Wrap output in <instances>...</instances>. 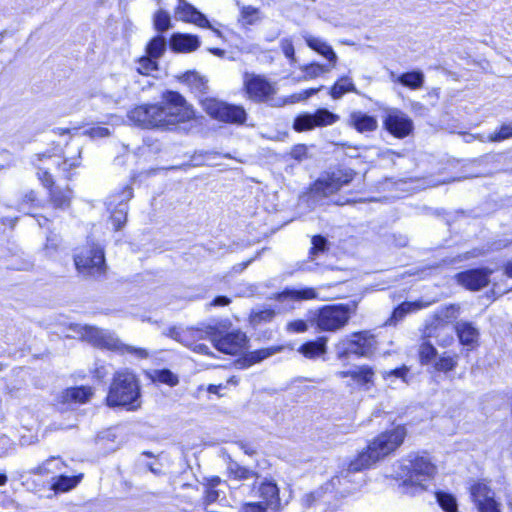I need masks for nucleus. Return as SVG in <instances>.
Returning <instances> with one entry per match:
<instances>
[{
	"mask_svg": "<svg viewBox=\"0 0 512 512\" xmlns=\"http://www.w3.org/2000/svg\"><path fill=\"white\" fill-rule=\"evenodd\" d=\"M50 190V201L56 208H67L70 205L72 191L67 187L64 190L47 187Z\"/></svg>",
	"mask_w": 512,
	"mask_h": 512,
	"instance_id": "obj_32",
	"label": "nucleus"
},
{
	"mask_svg": "<svg viewBox=\"0 0 512 512\" xmlns=\"http://www.w3.org/2000/svg\"><path fill=\"white\" fill-rule=\"evenodd\" d=\"M219 497V492L213 488H208L205 492L204 503L211 504Z\"/></svg>",
	"mask_w": 512,
	"mask_h": 512,
	"instance_id": "obj_61",
	"label": "nucleus"
},
{
	"mask_svg": "<svg viewBox=\"0 0 512 512\" xmlns=\"http://www.w3.org/2000/svg\"><path fill=\"white\" fill-rule=\"evenodd\" d=\"M240 16L246 25H253L261 20L259 9L250 5L241 7Z\"/></svg>",
	"mask_w": 512,
	"mask_h": 512,
	"instance_id": "obj_42",
	"label": "nucleus"
},
{
	"mask_svg": "<svg viewBox=\"0 0 512 512\" xmlns=\"http://www.w3.org/2000/svg\"><path fill=\"white\" fill-rule=\"evenodd\" d=\"M182 329H179L177 327H171L169 328L164 334L178 342H180Z\"/></svg>",
	"mask_w": 512,
	"mask_h": 512,
	"instance_id": "obj_64",
	"label": "nucleus"
},
{
	"mask_svg": "<svg viewBox=\"0 0 512 512\" xmlns=\"http://www.w3.org/2000/svg\"><path fill=\"white\" fill-rule=\"evenodd\" d=\"M203 107L209 116L224 123L241 125L246 121L247 114L242 106L217 99H206L203 101Z\"/></svg>",
	"mask_w": 512,
	"mask_h": 512,
	"instance_id": "obj_11",
	"label": "nucleus"
},
{
	"mask_svg": "<svg viewBox=\"0 0 512 512\" xmlns=\"http://www.w3.org/2000/svg\"><path fill=\"white\" fill-rule=\"evenodd\" d=\"M301 36L309 48L324 56L330 62L332 67L336 65L338 57L329 44L321 38L315 37L306 31H303Z\"/></svg>",
	"mask_w": 512,
	"mask_h": 512,
	"instance_id": "obj_22",
	"label": "nucleus"
},
{
	"mask_svg": "<svg viewBox=\"0 0 512 512\" xmlns=\"http://www.w3.org/2000/svg\"><path fill=\"white\" fill-rule=\"evenodd\" d=\"M251 496H259L263 499V504L266 507L277 508L280 504L279 489L272 481L262 482L257 491L255 492V484L251 488Z\"/></svg>",
	"mask_w": 512,
	"mask_h": 512,
	"instance_id": "obj_21",
	"label": "nucleus"
},
{
	"mask_svg": "<svg viewBox=\"0 0 512 512\" xmlns=\"http://www.w3.org/2000/svg\"><path fill=\"white\" fill-rule=\"evenodd\" d=\"M207 336L217 350L226 354L234 355L239 353L246 343L245 333L239 330L232 331L222 336L214 327L209 326Z\"/></svg>",
	"mask_w": 512,
	"mask_h": 512,
	"instance_id": "obj_12",
	"label": "nucleus"
},
{
	"mask_svg": "<svg viewBox=\"0 0 512 512\" xmlns=\"http://www.w3.org/2000/svg\"><path fill=\"white\" fill-rule=\"evenodd\" d=\"M82 475L78 476H66L61 475L55 478L52 488L57 492H67L75 488L81 481Z\"/></svg>",
	"mask_w": 512,
	"mask_h": 512,
	"instance_id": "obj_37",
	"label": "nucleus"
},
{
	"mask_svg": "<svg viewBox=\"0 0 512 512\" xmlns=\"http://www.w3.org/2000/svg\"><path fill=\"white\" fill-rule=\"evenodd\" d=\"M407 435V430L404 426L398 425L391 430L385 431L374 438L367 446L361 451L355 459L351 460L346 469H343L339 475L333 477L326 483L322 490L325 492H333L346 496L356 489L353 484H359L362 479H354L355 473L364 469L370 468L378 461L384 459L396 451L404 442Z\"/></svg>",
	"mask_w": 512,
	"mask_h": 512,
	"instance_id": "obj_1",
	"label": "nucleus"
},
{
	"mask_svg": "<svg viewBox=\"0 0 512 512\" xmlns=\"http://www.w3.org/2000/svg\"><path fill=\"white\" fill-rule=\"evenodd\" d=\"M312 247L310 249V256L314 258L318 253H323L327 250V240L326 238L316 235L312 237L311 240Z\"/></svg>",
	"mask_w": 512,
	"mask_h": 512,
	"instance_id": "obj_50",
	"label": "nucleus"
},
{
	"mask_svg": "<svg viewBox=\"0 0 512 512\" xmlns=\"http://www.w3.org/2000/svg\"><path fill=\"white\" fill-rule=\"evenodd\" d=\"M428 306V303L423 301L403 302L392 313V316L386 321V325H396L398 321L402 320L408 313L421 310Z\"/></svg>",
	"mask_w": 512,
	"mask_h": 512,
	"instance_id": "obj_26",
	"label": "nucleus"
},
{
	"mask_svg": "<svg viewBox=\"0 0 512 512\" xmlns=\"http://www.w3.org/2000/svg\"><path fill=\"white\" fill-rule=\"evenodd\" d=\"M92 394V389L89 387H74L67 389L62 397L65 402L85 403Z\"/></svg>",
	"mask_w": 512,
	"mask_h": 512,
	"instance_id": "obj_31",
	"label": "nucleus"
},
{
	"mask_svg": "<svg viewBox=\"0 0 512 512\" xmlns=\"http://www.w3.org/2000/svg\"><path fill=\"white\" fill-rule=\"evenodd\" d=\"M321 88H322V86L319 87V88H311V89L304 90V91H302L300 93L293 94V95L290 96L289 102L290 103H296V102H299V101L306 100L309 97H311L312 95L318 93L321 90Z\"/></svg>",
	"mask_w": 512,
	"mask_h": 512,
	"instance_id": "obj_52",
	"label": "nucleus"
},
{
	"mask_svg": "<svg viewBox=\"0 0 512 512\" xmlns=\"http://www.w3.org/2000/svg\"><path fill=\"white\" fill-rule=\"evenodd\" d=\"M302 70L304 72V76H303L304 80L315 79V78L319 77L320 75L325 74L330 71L328 66L321 65L318 63H312L309 65H306L303 67Z\"/></svg>",
	"mask_w": 512,
	"mask_h": 512,
	"instance_id": "obj_44",
	"label": "nucleus"
},
{
	"mask_svg": "<svg viewBox=\"0 0 512 512\" xmlns=\"http://www.w3.org/2000/svg\"><path fill=\"white\" fill-rule=\"evenodd\" d=\"M267 508L261 502H248L243 504L241 512H266Z\"/></svg>",
	"mask_w": 512,
	"mask_h": 512,
	"instance_id": "obj_57",
	"label": "nucleus"
},
{
	"mask_svg": "<svg viewBox=\"0 0 512 512\" xmlns=\"http://www.w3.org/2000/svg\"><path fill=\"white\" fill-rule=\"evenodd\" d=\"M510 137H512V123L502 125L500 130L494 134H490L487 137V140L491 142H498Z\"/></svg>",
	"mask_w": 512,
	"mask_h": 512,
	"instance_id": "obj_49",
	"label": "nucleus"
},
{
	"mask_svg": "<svg viewBox=\"0 0 512 512\" xmlns=\"http://www.w3.org/2000/svg\"><path fill=\"white\" fill-rule=\"evenodd\" d=\"M170 46L177 52H192L200 46L196 35L175 33L170 39Z\"/></svg>",
	"mask_w": 512,
	"mask_h": 512,
	"instance_id": "obj_24",
	"label": "nucleus"
},
{
	"mask_svg": "<svg viewBox=\"0 0 512 512\" xmlns=\"http://www.w3.org/2000/svg\"><path fill=\"white\" fill-rule=\"evenodd\" d=\"M116 80L123 87V92L115 95L117 100H120V99L127 97V95H128V91H127L128 81L124 77H118Z\"/></svg>",
	"mask_w": 512,
	"mask_h": 512,
	"instance_id": "obj_63",
	"label": "nucleus"
},
{
	"mask_svg": "<svg viewBox=\"0 0 512 512\" xmlns=\"http://www.w3.org/2000/svg\"><path fill=\"white\" fill-rule=\"evenodd\" d=\"M78 333L83 340L94 347L115 351L121 354H132L139 359L149 357V352L146 349L123 344L120 339L109 330L85 325L79 327Z\"/></svg>",
	"mask_w": 512,
	"mask_h": 512,
	"instance_id": "obj_5",
	"label": "nucleus"
},
{
	"mask_svg": "<svg viewBox=\"0 0 512 512\" xmlns=\"http://www.w3.org/2000/svg\"><path fill=\"white\" fill-rule=\"evenodd\" d=\"M166 45V39L158 35L147 44L146 53L148 56L158 60L164 54Z\"/></svg>",
	"mask_w": 512,
	"mask_h": 512,
	"instance_id": "obj_38",
	"label": "nucleus"
},
{
	"mask_svg": "<svg viewBox=\"0 0 512 512\" xmlns=\"http://www.w3.org/2000/svg\"><path fill=\"white\" fill-rule=\"evenodd\" d=\"M291 157L298 160V161H301L303 159H306L307 158V155H308V147L304 144H298L296 146H294L291 150Z\"/></svg>",
	"mask_w": 512,
	"mask_h": 512,
	"instance_id": "obj_56",
	"label": "nucleus"
},
{
	"mask_svg": "<svg viewBox=\"0 0 512 512\" xmlns=\"http://www.w3.org/2000/svg\"><path fill=\"white\" fill-rule=\"evenodd\" d=\"M457 366V357L444 353L434 364L435 370L440 372H450Z\"/></svg>",
	"mask_w": 512,
	"mask_h": 512,
	"instance_id": "obj_41",
	"label": "nucleus"
},
{
	"mask_svg": "<svg viewBox=\"0 0 512 512\" xmlns=\"http://www.w3.org/2000/svg\"><path fill=\"white\" fill-rule=\"evenodd\" d=\"M493 270L489 268L470 269L456 275L457 282L473 291L486 287Z\"/></svg>",
	"mask_w": 512,
	"mask_h": 512,
	"instance_id": "obj_19",
	"label": "nucleus"
},
{
	"mask_svg": "<svg viewBox=\"0 0 512 512\" xmlns=\"http://www.w3.org/2000/svg\"><path fill=\"white\" fill-rule=\"evenodd\" d=\"M140 464L157 476L162 475L163 473L161 464L157 459H154L153 461H140Z\"/></svg>",
	"mask_w": 512,
	"mask_h": 512,
	"instance_id": "obj_58",
	"label": "nucleus"
},
{
	"mask_svg": "<svg viewBox=\"0 0 512 512\" xmlns=\"http://www.w3.org/2000/svg\"><path fill=\"white\" fill-rule=\"evenodd\" d=\"M383 125L396 138L407 137L414 128L413 121L404 112L396 108L386 110Z\"/></svg>",
	"mask_w": 512,
	"mask_h": 512,
	"instance_id": "obj_15",
	"label": "nucleus"
},
{
	"mask_svg": "<svg viewBox=\"0 0 512 512\" xmlns=\"http://www.w3.org/2000/svg\"><path fill=\"white\" fill-rule=\"evenodd\" d=\"M86 134L89 135L91 138H104L110 135V131L108 128L105 127H92L89 130L86 131Z\"/></svg>",
	"mask_w": 512,
	"mask_h": 512,
	"instance_id": "obj_60",
	"label": "nucleus"
},
{
	"mask_svg": "<svg viewBox=\"0 0 512 512\" xmlns=\"http://www.w3.org/2000/svg\"><path fill=\"white\" fill-rule=\"evenodd\" d=\"M373 377V371L368 367H361L357 370H353L352 379L359 384H367L371 382Z\"/></svg>",
	"mask_w": 512,
	"mask_h": 512,
	"instance_id": "obj_47",
	"label": "nucleus"
},
{
	"mask_svg": "<svg viewBox=\"0 0 512 512\" xmlns=\"http://www.w3.org/2000/svg\"><path fill=\"white\" fill-rule=\"evenodd\" d=\"M458 338L461 344L470 346L477 343L479 338V331L472 323L467 321H459L455 326Z\"/></svg>",
	"mask_w": 512,
	"mask_h": 512,
	"instance_id": "obj_25",
	"label": "nucleus"
},
{
	"mask_svg": "<svg viewBox=\"0 0 512 512\" xmlns=\"http://www.w3.org/2000/svg\"><path fill=\"white\" fill-rule=\"evenodd\" d=\"M158 70V62L150 56H143L137 61L136 71L145 76H151Z\"/></svg>",
	"mask_w": 512,
	"mask_h": 512,
	"instance_id": "obj_39",
	"label": "nucleus"
},
{
	"mask_svg": "<svg viewBox=\"0 0 512 512\" xmlns=\"http://www.w3.org/2000/svg\"><path fill=\"white\" fill-rule=\"evenodd\" d=\"M347 92L358 94L352 80L347 76L340 78L330 89V95L333 99H340Z\"/></svg>",
	"mask_w": 512,
	"mask_h": 512,
	"instance_id": "obj_34",
	"label": "nucleus"
},
{
	"mask_svg": "<svg viewBox=\"0 0 512 512\" xmlns=\"http://www.w3.org/2000/svg\"><path fill=\"white\" fill-rule=\"evenodd\" d=\"M470 494L478 512H502L501 503L495 499V492L484 482L470 487Z\"/></svg>",
	"mask_w": 512,
	"mask_h": 512,
	"instance_id": "obj_16",
	"label": "nucleus"
},
{
	"mask_svg": "<svg viewBox=\"0 0 512 512\" xmlns=\"http://www.w3.org/2000/svg\"><path fill=\"white\" fill-rule=\"evenodd\" d=\"M281 350V347H270V348H263L259 350L252 351L245 355L243 359V364L246 367H249L255 363L261 362L268 357L274 355L275 353L279 352Z\"/></svg>",
	"mask_w": 512,
	"mask_h": 512,
	"instance_id": "obj_33",
	"label": "nucleus"
},
{
	"mask_svg": "<svg viewBox=\"0 0 512 512\" xmlns=\"http://www.w3.org/2000/svg\"><path fill=\"white\" fill-rule=\"evenodd\" d=\"M65 463L60 457L52 456L31 470L35 475H48L61 471Z\"/></svg>",
	"mask_w": 512,
	"mask_h": 512,
	"instance_id": "obj_30",
	"label": "nucleus"
},
{
	"mask_svg": "<svg viewBox=\"0 0 512 512\" xmlns=\"http://www.w3.org/2000/svg\"><path fill=\"white\" fill-rule=\"evenodd\" d=\"M155 379L161 383L175 386L178 384V377L170 370L163 369L155 372Z\"/></svg>",
	"mask_w": 512,
	"mask_h": 512,
	"instance_id": "obj_48",
	"label": "nucleus"
},
{
	"mask_svg": "<svg viewBox=\"0 0 512 512\" xmlns=\"http://www.w3.org/2000/svg\"><path fill=\"white\" fill-rule=\"evenodd\" d=\"M74 263L83 276L98 278L106 272L104 250L97 244L81 248L74 256Z\"/></svg>",
	"mask_w": 512,
	"mask_h": 512,
	"instance_id": "obj_9",
	"label": "nucleus"
},
{
	"mask_svg": "<svg viewBox=\"0 0 512 512\" xmlns=\"http://www.w3.org/2000/svg\"><path fill=\"white\" fill-rule=\"evenodd\" d=\"M339 116L327 109H318L314 114L304 113L295 118L293 128L298 131L312 130L315 127H323L336 123Z\"/></svg>",
	"mask_w": 512,
	"mask_h": 512,
	"instance_id": "obj_14",
	"label": "nucleus"
},
{
	"mask_svg": "<svg viewBox=\"0 0 512 512\" xmlns=\"http://www.w3.org/2000/svg\"><path fill=\"white\" fill-rule=\"evenodd\" d=\"M229 476L236 480H249L258 478V473L254 470L241 466L237 462H230L227 467Z\"/></svg>",
	"mask_w": 512,
	"mask_h": 512,
	"instance_id": "obj_36",
	"label": "nucleus"
},
{
	"mask_svg": "<svg viewBox=\"0 0 512 512\" xmlns=\"http://www.w3.org/2000/svg\"><path fill=\"white\" fill-rule=\"evenodd\" d=\"M243 86L248 98L257 103H269L272 106H282L284 100L275 99L276 87L263 75L245 72L243 74Z\"/></svg>",
	"mask_w": 512,
	"mask_h": 512,
	"instance_id": "obj_8",
	"label": "nucleus"
},
{
	"mask_svg": "<svg viewBox=\"0 0 512 512\" xmlns=\"http://www.w3.org/2000/svg\"><path fill=\"white\" fill-rule=\"evenodd\" d=\"M275 315V311L272 309H264L259 312H256L252 315V321L256 324L261 323L263 321H270Z\"/></svg>",
	"mask_w": 512,
	"mask_h": 512,
	"instance_id": "obj_53",
	"label": "nucleus"
},
{
	"mask_svg": "<svg viewBox=\"0 0 512 512\" xmlns=\"http://www.w3.org/2000/svg\"><path fill=\"white\" fill-rule=\"evenodd\" d=\"M422 337L423 339L436 338L438 345L443 347L449 346L454 340L449 327L440 318H435L425 326Z\"/></svg>",
	"mask_w": 512,
	"mask_h": 512,
	"instance_id": "obj_20",
	"label": "nucleus"
},
{
	"mask_svg": "<svg viewBox=\"0 0 512 512\" xmlns=\"http://www.w3.org/2000/svg\"><path fill=\"white\" fill-rule=\"evenodd\" d=\"M153 22L155 29L159 32H164L171 26L170 15L162 8H159V10L155 13Z\"/></svg>",
	"mask_w": 512,
	"mask_h": 512,
	"instance_id": "obj_43",
	"label": "nucleus"
},
{
	"mask_svg": "<svg viewBox=\"0 0 512 512\" xmlns=\"http://www.w3.org/2000/svg\"><path fill=\"white\" fill-rule=\"evenodd\" d=\"M376 349V340L367 331L356 332L341 339L335 346L338 358H348L350 355L367 357Z\"/></svg>",
	"mask_w": 512,
	"mask_h": 512,
	"instance_id": "obj_10",
	"label": "nucleus"
},
{
	"mask_svg": "<svg viewBox=\"0 0 512 512\" xmlns=\"http://www.w3.org/2000/svg\"><path fill=\"white\" fill-rule=\"evenodd\" d=\"M326 343V337H319L316 341H309L301 345L298 352L308 359H315L326 353Z\"/></svg>",
	"mask_w": 512,
	"mask_h": 512,
	"instance_id": "obj_27",
	"label": "nucleus"
},
{
	"mask_svg": "<svg viewBox=\"0 0 512 512\" xmlns=\"http://www.w3.org/2000/svg\"><path fill=\"white\" fill-rule=\"evenodd\" d=\"M280 47L286 58H288L291 62L296 60L294 45L290 38H283L280 41Z\"/></svg>",
	"mask_w": 512,
	"mask_h": 512,
	"instance_id": "obj_51",
	"label": "nucleus"
},
{
	"mask_svg": "<svg viewBox=\"0 0 512 512\" xmlns=\"http://www.w3.org/2000/svg\"><path fill=\"white\" fill-rule=\"evenodd\" d=\"M390 76L393 81L414 90L420 89L424 84V74L421 71L406 72L400 76L392 72Z\"/></svg>",
	"mask_w": 512,
	"mask_h": 512,
	"instance_id": "obj_28",
	"label": "nucleus"
},
{
	"mask_svg": "<svg viewBox=\"0 0 512 512\" xmlns=\"http://www.w3.org/2000/svg\"><path fill=\"white\" fill-rule=\"evenodd\" d=\"M436 348L427 340L421 343L419 347V357L422 364L430 363L436 356Z\"/></svg>",
	"mask_w": 512,
	"mask_h": 512,
	"instance_id": "obj_45",
	"label": "nucleus"
},
{
	"mask_svg": "<svg viewBox=\"0 0 512 512\" xmlns=\"http://www.w3.org/2000/svg\"><path fill=\"white\" fill-rule=\"evenodd\" d=\"M108 406H123L128 410H137L140 405V386L133 372L128 369L117 371L106 398Z\"/></svg>",
	"mask_w": 512,
	"mask_h": 512,
	"instance_id": "obj_4",
	"label": "nucleus"
},
{
	"mask_svg": "<svg viewBox=\"0 0 512 512\" xmlns=\"http://www.w3.org/2000/svg\"><path fill=\"white\" fill-rule=\"evenodd\" d=\"M435 495L438 504L445 512H457V501L452 494L440 491L436 492Z\"/></svg>",
	"mask_w": 512,
	"mask_h": 512,
	"instance_id": "obj_40",
	"label": "nucleus"
},
{
	"mask_svg": "<svg viewBox=\"0 0 512 512\" xmlns=\"http://www.w3.org/2000/svg\"><path fill=\"white\" fill-rule=\"evenodd\" d=\"M355 176L352 169L340 168L327 174L315 182V191L323 196H329L339 191L344 185L350 183Z\"/></svg>",
	"mask_w": 512,
	"mask_h": 512,
	"instance_id": "obj_13",
	"label": "nucleus"
},
{
	"mask_svg": "<svg viewBox=\"0 0 512 512\" xmlns=\"http://www.w3.org/2000/svg\"><path fill=\"white\" fill-rule=\"evenodd\" d=\"M133 192L130 187H125L119 194L111 195L108 198V205L114 206L111 214L115 230L121 229L127 220V202L132 198Z\"/></svg>",
	"mask_w": 512,
	"mask_h": 512,
	"instance_id": "obj_18",
	"label": "nucleus"
},
{
	"mask_svg": "<svg viewBox=\"0 0 512 512\" xmlns=\"http://www.w3.org/2000/svg\"><path fill=\"white\" fill-rule=\"evenodd\" d=\"M355 311L354 303L326 305L317 311L314 322L321 331L336 332L346 326Z\"/></svg>",
	"mask_w": 512,
	"mask_h": 512,
	"instance_id": "obj_7",
	"label": "nucleus"
},
{
	"mask_svg": "<svg viewBox=\"0 0 512 512\" xmlns=\"http://www.w3.org/2000/svg\"><path fill=\"white\" fill-rule=\"evenodd\" d=\"M458 310V307L451 305L441 311V316L444 318H455L458 314Z\"/></svg>",
	"mask_w": 512,
	"mask_h": 512,
	"instance_id": "obj_62",
	"label": "nucleus"
},
{
	"mask_svg": "<svg viewBox=\"0 0 512 512\" xmlns=\"http://www.w3.org/2000/svg\"><path fill=\"white\" fill-rule=\"evenodd\" d=\"M186 80L200 92L206 89L207 81L195 73L188 74Z\"/></svg>",
	"mask_w": 512,
	"mask_h": 512,
	"instance_id": "obj_54",
	"label": "nucleus"
},
{
	"mask_svg": "<svg viewBox=\"0 0 512 512\" xmlns=\"http://www.w3.org/2000/svg\"><path fill=\"white\" fill-rule=\"evenodd\" d=\"M287 330L291 332L303 333L308 330V325L304 320H295L287 324Z\"/></svg>",
	"mask_w": 512,
	"mask_h": 512,
	"instance_id": "obj_59",
	"label": "nucleus"
},
{
	"mask_svg": "<svg viewBox=\"0 0 512 512\" xmlns=\"http://www.w3.org/2000/svg\"><path fill=\"white\" fill-rule=\"evenodd\" d=\"M61 245V239L58 235L52 234L47 237L44 247L45 254L48 257H53L58 252Z\"/></svg>",
	"mask_w": 512,
	"mask_h": 512,
	"instance_id": "obj_46",
	"label": "nucleus"
},
{
	"mask_svg": "<svg viewBox=\"0 0 512 512\" xmlns=\"http://www.w3.org/2000/svg\"><path fill=\"white\" fill-rule=\"evenodd\" d=\"M408 373V368L406 366H403L401 368H396V369H393V370H389V371H384L383 372V377L385 379H388L390 377H396V378H399L401 379L404 383H406V375Z\"/></svg>",
	"mask_w": 512,
	"mask_h": 512,
	"instance_id": "obj_55",
	"label": "nucleus"
},
{
	"mask_svg": "<svg viewBox=\"0 0 512 512\" xmlns=\"http://www.w3.org/2000/svg\"><path fill=\"white\" fill-rule=\"evenodd\" d=\"M208 330H209V327H207L205 330L194 329V328L182 329L180 343L186 347L191 348L195 344V342L205 339V338H208V336H207Z\"/></svg>",
	"mask_w": 512,
	"mask_h": 512,
	"instance_id": "obj_35",
	"label": "nucleus"
},
{
	"mask_svg": "<svg viewBox=\"0 0 512 512\" xmlns=\"http://www.w3.org/2000/svg\"><path fill=\"white\" fill-rule=\"evenodd\" d=\"M348 125L359 133H366L375 131L378 127V122L373 116L367 115L361 111H353L349 115Z\"/></svg>",
	"mask_w": 512,
	"mask_h": 512,
	"instance_id": "obj_23",
	"label": "nucleus"
},
{
	"mask_svg": "<svg viewBox=\"0 0 512 512\" xmlns=\"http://www.w3.org/2000/svg\"><path fill=\"white\" fill-rule=\"evenodd\" d=\"M79 158L80 155L78 158L64 159L63 161H60L58 157L42 153L36 154L32 163L37 168V176L42 184L45 187H52L54 186V180L50 172L51 167H57L58 171L61 172L64 178L70 179L72 176L71 171L80 165Z\"/></svg>",
	"mask_w": 512,
	"mask_h": 512,
	"instance_id": "obj_6",
	"label": "nucleus"
},
{
	"mask_svg": "<svg viewBox=\"0 0 512 512\" xmlns=\"http://www.w3.org/2000/svg\"><path fill=\"white\" fill-rule=\"evenodd\" d=\"M127 117L143 129H167L190 121L194 111L179 93L168 91L161 102L136 106L128 112Z\"/></svg>",
	"mask_w": 512,
	"mask_h": 512,
	"instance_id": "obj_2",
	"label": "nucleus"
},
{
	"mask_svg": "<svg viewBox=\"0 0 512 512\" xmlns=\"http://www.w3.org/2000/svg\"><path fill=\"white\" fill-rule=\"evenodd\" d=\"M435 473L436 466L428 455L410 453L398 462L396 477L403 493L416 495L428 489Z\"/></svg>",
	"mask_w": 512,
	"mask_h": 512,
	"instance_id": "obj_3",
	"label": "nucleus"
},
{
	"mask_svg": "<svg viewBox=\"0 0 512 512\" xmlns=\"http://www.w3.org/2000/svg\"><path fill=\"white\" fill-rule=\"evenodd\" d=\"M317 298V292L313 288H301V289H287L282 293L278 294L277 299L279 301H285L287 299L300 301V300H312Z\"/></svg>",
	"mask_w": 512,
	"mask_h": 512,
	"instance_id": "obj_29",
	"label": "nucleus"
},
{
	"mask_svg": "<svg viewBox=\"0 0 512 512\" xmlns=\"http://www.w3.org/2000/svg\"><path fill=\"white\" fill-rule=\"evenodd\" d=\"M175 17L178 20L192 23L200 28H208L218 37L222 36L221 31L211 24L204 14L185 0H178V4L175 8Z\"/></svg>",
	"mask_w": 512,
	"mask_h": 512,
	"instance_id": "obj_17",
	"label": "nucleus"
}]
</instances>
